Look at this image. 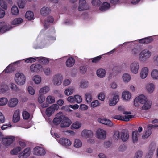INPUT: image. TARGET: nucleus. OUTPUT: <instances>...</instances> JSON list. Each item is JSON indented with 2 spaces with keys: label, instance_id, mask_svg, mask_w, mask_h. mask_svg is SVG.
I'll return each instance as SVG.
<instances>
[{
  "label": "nucleus",
  "instance_id": "nucleus-43",
  "mask_svg": "<svg viewBox=\"0 0 158 158\" xmlns=\"http://www.w3.org/2000/svg\"><path fill=\"white\" fill-rule=\"evenodd\" d=\"M38 58H39V57H29L26 59L25 61L27 63H32L35 62L37 59H38Z\"/></svg>",
  "mask_w": 158,
  "mask_h": 158
},
{
  "label": "nucleus",
  "instance_id": "nucleus-33",
  "mask_svg": "<svg viewBox=\"0 0 158 158\" xmlns=\"http://www.w3.org/2000/svg\"><path fill=\"white\" fill-rule=\"evenodd\" d=\"M25 17L28 20H32L33 19L34 14L32 11H27L25 14Z\"/></svg>",
  "mask_w": 158,
  "mask_h": 158
},
{
  "label": "nucleus",
  "instance_id": "nucleus-63",
  "mask_svg": "<svg viewBox=\"0 0 158 158\" xmlns=\"http://www.w3.org/2000/svg\"><path fill=\"white\" fill-rule=\"evenodd\" d=\"M101 56H99L93 58L92 60V62L93 63H97L101 59Z\"/></svg>",
  "mask_w": 158,
  "mask_h": 158
},
{
  "label": "nucleus",
  "instance_id": "nucleus-48",
  "mask_svg": "<svg viewBox=\"0 0 158 158\" xmlns=\"http://www.w3.org/2000/svg\"><path fill=\"white\" fill-rule=\"evenodd\" d=\"M33 79L34 82L37 84L40 83L41 81L40 77L38 75H36L34 76L33 77Z\"/></svg>",
  "mask_w": 158,
  "mask_h": 158
},
{
  "label": "nucleus",
  "instance_id": "nucleus-22",
  "mask_svg": "<svg viewBox=\"0 0 158 158\" xmlns=\"http://www.w3.org/2000/svg\"><path fill=\"white\" fill-rule=\"evenodd\" d=\"M98 121L100 123L109 126L111 127L113 125V123L110 120L106 119H98Z\"/></svg>",
  "mask_w": 158,
  "mask_h": 158
},
{
  "label": "nucleus",
  "instance_id": "nucleus-38",
  "mask_svg": "<svg viewBox=\"0 0 158 158\" xmlns=\"http://www.w3.org/2000/svg\"><path fill=\"white\" fill-rule=\"evenodd\" d=\"M19 10L16 6H13L11 9V13L12 15H17L19 14Z\"/></svg>",
  "mask_w": 158,
  "mask_h": 158
},
{
  "label": "nucleus",
  "instance_id": "nucleus-62",
  "mask_svg": "<svg viewBox=\"0 0 158 158\" xmlns=\"http://www.w3.org/2000/svg\"><path fill=\"white\" fill-rule=\"evenodd\" d=\"M10 87L11 89L14 91H17L19 90V89L18 88L17 86L13 83H11L10 84Z\"/></svg>",
  "mask_w": 158,
  "mask_h": 158
},
{
  "label": "nucleus",
  "instance_id": "nucleus-61",
  "mask_svg": "<svg viewBox=\"0 0 158 158\" xmlns=\"http://www.w3.org/2000/svg\"><path fill=\"white\" fill-rule=\"evenodd\" d=\"M45 100V97L43 94H40L38 97V100L40 103L43 102Z\"/></svg>",
  "mask_w": 158,
  "mask_h": 158
},
{
  "label": "nucleus",
  "instance_id": "nucleus-1",
  "mask_svg": "<svg viewBox=\"0 0 158 158\" xmlns=\"http://www.w3.org/2000/svg\"><path fill=\"white\" fill-rule=\"evenodd\" d=\"M15 80L16 83L19 85H23L25 82V77L22 73H17L15 75Z\"/></svg>",
  "mask_w": 158,
  "mask_h": 158
},
{
  "label": "nucleus",
  "instance_id": "nucleus-19",
  "mask_svg": "<svg viewBox=\"0 0 158 158\" xmlns=\"http://www.w3.org/2000/svg\"><path fill=\"white\" fill-rule=\"evenodd\" d=\"M153 41V38L151 36L143 38L139 40V42L142 44H149Z\"/></svg>",
  "mask_w": 158,
  "mask_h": 158
},
{
  "label": "nucleus",
  "instance_id": "nucleus-13",
  "mask_svg": "<svg viewBox=\"0 0 158 158\" xmlns=\"http://www.w3.org/2000/svg\"><path fill=\"white\" fill-rule=\"evenodd\" d=\"M30 148H27L19 154V158H27L30 155Z\"/></svg>",
  "mask_w": 158,
  "mask_h": 158
},
{
  "label": "nucleus",
  "instance_id": "nucleus-25",
  "mask_svg": "<svg viewBox=\"0 0 158 158\" xmlns=\"http://www.w3.org/2000/svg\"><path fill=\"white\" fill-rule=\"evenodd\" d=\"M19 111L16 110L14 113L13 117V121L14 123H16L20 120Z\"/></svg>",
  "mask_w": 158,
  "mask_h": 158
},
{
  "label": "nucleus",
  "instance_id": "nucleus-5",
  "mask_svg": "<svg viewBox=\"0 0 158 158\" xmlns=\"http://www.w3.org/2000/svg\"><path fill=\"white\" fill-rule=\"evenodd\" d=\"M15 140V137L13 136H8L3 138L2 143L4 145L8 146L12 144Z\"/></svg>",
  "mask_w": 158,
  "mask_h": 158
},
{
  "label": "nucleus",
  "instance_id": "nucleus-28",
  "mask_svg": "<svg viewBox=\"0 0 158 158\" xmlns=\"http://www.w3.org/2000/svg\"><path fill=\"white\" fill-rule=\"evenodd\" d=\"M50 11L51 10L49 8L43 7L41 9L40 12L43 16H46L49 14Z\"/></svg>",
  "mask_w": 158,
  "mask_h": 158
},
{
  "label": "nucleus",
  "instance_id": "nucleus-20",
  "mask_svg": "<svg viewBox=\"0 0 158 158\" xmlns=\"http://www.w3.org/2000/svg\"><path fill=\"white\" fill-rule=\"evenodd\" d=\"M18 102V99L16 98H12L9 101L8 106L10 107H14L17 104Z\"/></svg>",
  "mask_w": 158,
  "mask_h": 158
},
{
  "label": "nucleus",
  "instance_id": "nucleus-32",
  "mask_svg": "<svg viewBox=\"0 0 158 158\" xmlns=\"http://www.w3.org/2000/svg\"><path fill=\"white\" fill-rule=\"evenodd\" d=\"M39 57V58L38 59V61L40 63L44 64H46L48 63L49 60L48 58L43 57Z\"/></svg>",
  "mask_w": 158,
  "mask_h": 158
},
{
  "label": "nucleus",
  "instance_id": "nucleus-36",
  "mask_svg": "<svg viewBox=\"0 0 158 158\" xmlns=\"http://www.w3.org/2000/svg\"><path fill=\"white\" fill-rule=\"evenodd\" d=\"M146 88L148 92L150 93H152L154 89V85L153 84L150 83L147 84L146 86Z\"/></svg>",
  "mask_w": 158,
  "mask_h": 158
},
{
  "label": "nucleus",
  "instance_id": "nucleus-10",
  "mask_svg": "<svg viewBox=\"0 0 158 158\" xmlns=\"http://www.w3.org/2000/svg\"><path fill=\"white\" fill-rule=\"evenodd\" d=\"M139 63L136 61L132 63L130 66V69L132 72L136 74L139 68Z\"/></svg>",
  "mask_w": 158,
  "mask_h": 158
},
{
  "label": "nucleus",
  "instance_id": "nucleus-12",
  "mask_svg": "<svg viewBox=\"0 0 158 158\" xmlns=\"http://www.w3.org/2000/svg\"><path fill=\"white\" fill-rule=\"evenodd\" d=\"M88 6L86 5L85 0H79L78 10L79 11H83L87 9Z\"/></svg>",
  "mask_w": 158,
  "mask_h": 158
},
{
  "label": "nucleus",
  "instance_id": "nucleus-59",
  "mask_svg": "<svg viewBox=\"0 0 158 158\" xmlns=\"http://www.w3.org/2000/svg\"><path fill=\"white\" fill-rule=\"evenodd\" d=\"M105 95L103 92H101L98 96V98L99 99L103 101L105 98Z\"/></svg>",
  "mask_w": 158,
  "mask_h": 158
},
{
  "label": "nucleus",
  "instance_id": "nucleus-45",
  "mask_svg": "<svg viewBox=\"0 0 158 158\" xmlns=\"http://www.w3.org/2000/svg\"><path fill=\"white\" fill-rule=\"evenodd\" d=\"M100 103L98 100H95L93 101L90 104L91 107L94 108L95 107L99 106H100Z\"/></svg>",
  "mask_w": 158,
  "mask_h": 158
},
{
  "label": "nucleus",
  "instance_id": "nucleus-55",
  "mask_svg": "<svg viewBox=\"0 0 158 158\" xmlns=\"http://www.w3.org/2000/svg\"><path fill=\"white\" fill-rule=\"evenodd\" d=\"M49 90V88L46 86L41 88L40 90V93H46Z\"/></svg>",
  "mask_w": 158,
  "mask_h": 158
},
{
  "label": "nucleus",
  "instance_id": "nucleus-56",
  "mask_svg": "<svg viewBox=\"0 0 158 158\" xmlns=\"http://www.w3.org/2000/svg\"><path fill=\"white\" fill-rule=\"evenodd\" d=\"M0 5L2 8L5 10L7 9V8L6 2L3 0H0Z\"/></svg>",
  "mask_w": 158,
  "mask_h": 158
},
{
  "label": "nucleus",
  "instance_id": "nucleus-29",
  "mask_svg": "<svg viewBox=\"0 0 158 158\" xmlns=\"http://www.w3.org/2000/svg\"><path fill=\"white\" fill-rule=\"evenodd\" d=\"M75 63L74 59L72 57H69L66 62V65L68 67H71Z\"/></svg>",
  "mask_w": 158,
  "mask_h": 158
},
{
  "label": "nucleus",
  "instance_id": "nucleus-21",
  "mask_svg": "<svg viewBox=\"0 0 158 158\" xmlns=\"http://www.w3.org/2000/svg\"><path fill=\"white\" fill-rule=\"evenodd\" d=\"M63 118V115H56L53 120V124L56 125L59 124Z\"/></svg>",
  "mask_w": 158,
  "mask_h": 158
},
{
  "label": "nucleus",
  "instance_id": "nucleus-23",
  "mask_svg": "<svg viewBox=\"0 0 158 158\" xmlns=\"http://www.w3.org/2000/svg\"><path fill=\"white\" fill-rule=\"evenodd\" d=\"M148 73V69L147 67H145L142 69L140 73V77L142 79L145 78Z\"/></svg>",
  "mask_w": 158,
  "mask_h": 158
},
{
  "label": "nucleus",
  "instance_id": "nucleus-4",
  "mask_svg": "<svg viewBox=\"0 0 158 158\" xmlns=\"http://www.w3.org/2000/svg\"><path fill=\"white\" fill-rule=\"evenodd\" d=\"M158 128V125L149 124L148 126V129L145 133L142 135V138L145 139L148 138L151 134V129L153 128Z\"/></svg>",
  "mask_w": 158,
  "mask_h": 158
},
{
  "label": "nucleus",
  "instance_id": "nucleus-42",
  "mask_svg": "<svg viewBox=\"0 0 158 158\" xmlns=\"http://www.w3.org/2000/svg\"><path fill=\"white\" fill-rule=\"evenodd\" d=\"M140 48L138 46L135 47L131 50V53L133 55L138 54L140 51Z\"/></svg>",
  "mask_w": 158,
  "mask_h": 158
},
{
  "label": "nucleus",
  "instance_id": "nucleus-39",
  "mask_svg": "<svg viewBox=\"0 0 158 158\" xmlns=\"http://www.w3.org/2000/svg\"><path fill=\"white\" fill-rule=\"evenodd\" d=\"M21 150V147H17L11 150L10 151V153L12 155H16Z\"/></svg>",
  "mask_w": 158,
  "mask_h": 158
},
{
  "label": "nucleus",
  "instance_id": "nucleus-3",
  "mask_svg": "<svg viewBox=\"0 0 158 158\" xmlns=\"http://www.w3.org/2000/svg\"><path fill=\"white\" fill-rule=\"evenodd\" d=\"M30 69L31 72L38 73L42 71L43 67L39 64H34L30 66Z\"/></svg>",
  "mask_w": 158,
  "mask_h": 158
},
{
  "label": "nucleus",
  "instance_id": "nucleus-17",
  "mask_svg": "<svg viewBox=\"0 0 158 158\" xmlns=\"http://www.w3.org/2000/svg\"><path fill=\"white\" fill-rule=\"evenodd\" d=\"M119 96L115 95L114 96L113 98H110L109 104L110 106H114L118 102Z\"/></svg>",
  "mask_w": 158,
  "mask_h": 158
},
{
  "label": "nucleus",
  "instance_id": "nucleus-37",
  "mask_svg": "<svg viewBox=\"0 0 158 158\" xmlns=\"http://www.w3.org/2000/svg\"><path fill=\"white\" fill-rule=\"evenodd\" d=\"M151 76L154 79H158V70L157 69H154L151 72Z\"/></svg>",
  "mask_w": 158,
  "mask_h": 158
},
{
  "label": "nucleus",
  "instance_id": "nucleus-50",
  "mask_svg": "<svg viewBox=\"0 0 158 158\" xmlns=\"http://www.w3.org/2000/svg\"><path fill=\"white\" fill-rule=\"evenodd\" d=\"M1 87H3L2 88L0 89V93L2 94L5 92L7 90L8 87L5 84H1L0 85Z\"/></svg>",
  "mask_w": 158,
  "mask_h": 158
},
{
  "label": "nucleus",
  "instance_id": "nucleus-58",
  "mask_svg": "<svg viewBox=\"0 0 158 158\" xmlns=\"http://www.w3.org/2000/svg\"><path fill=\"white\" fill-rule=\"evenodd\" d=\"M143 155L142 152L139 150L136 152L135 158H141Z\"/></svg>",
  "mask_w": 158,
  "mask_h": 158
},
{
  "label": "nucleus",
  "instance_id": "nucleus-18",
  "mask_svg": "<svg viewBox=\"0 0 158 158\" xmlns=\"http://www.w3.org/2000/svg\"><path fill=\"white\" fill-rule=\"evenodd\" d=\"M149 152L146 156L145 158H152L153 154V151L155 149V145L154 144L152 145L151 143L149 146Z\"/></svg>",
  "mask_w": 158,
  "mask_h": 158
},
{
  "label": "nucleus",
  "instance_id": "nucleus-27",
  "mask_svg": "<svg viewBox=\"0 0 158 158\" xmlns=\"http://www.w3.org/2000/svg\"><path fill=\"white\" fill-rule=\"evenodd\" d=\"M110 7V3L106 2L103 3L102 6L99 7V10L101 11H104L107 10Z\"/></svg>",
  "mask_w": 158,
  "mask_h": 158
},
{
  "label": "nucleus",
  "instance_id": "nucleus-9",
  "mask_svg": "<svg viewBox=\"0 0 158 158\" xmlns=\"http://www.w3.org/2000/svg\"><path fill=\"white\" fill-rule=\"evenodd\" d=\"M72 122L67 117L63 116L60 125L62 128H65L69 127L71 124Z\"/></svg>",
  "mask_w": 158,
  "mask_h": 158
},
{
  "label": "nucleus",
  "instance_id": "nucleus-15",
  "mask_svg": "<svg viewBox=\"0 0 158 158\" xmlns=\"http://www.w3.org/2000/svg\"><path fill=\"white\" fill-rule=\"evenodd\" d=\"M129 137L128 131L126 129L122 130L121 133V138L123 141H126Z\"/></svg>",
  "mask_w": 158,
  "mask_h": 158
},
{
  "label": "nucleus",
  "instance_id": "nucleus-34",
  "mask_svg": "<svg viewBox=\"0 0 158 158\" xmlns=\"http://www.w3.org/2000/svg\"><path fill=\"white\" fill-rule=\"evenodd\" d=\"M137 98H138L140 103L143 104L147 100L146 97L142 94L139 95L138 97H137Z\"/></svg>",
  "mask_w": 158,
  "mask_h": 158
},
{
  "label": "nucleus",
  "instance_id": "nucleus-26",
  "mask_svg": "<svg viewBox=\"0 0 158 158\" xmlns=\"http://www.w3.org/2000/svg\"><path fill=\"white\" fill-rule=\"evenodd\" d=\"M152 102L150 100H147L145 102L143 103L144 104L142 107V109L143 110H147L151 107Z\"/></svg>",
  "mask_w": 158,
  "mask_h": 158
},
{
  "label": "nucleus",
  "instance_id": "nucleus-52",
  "mask_svg": "<svg viewBox=\"0 0 158 158\" xmlns=\"http://www.w3.org/2000/svg\"><path fill=\"white\" fill-rule=\"evenodd\" d=\"M23 118L24 119H28L30 117V114L27 111H24L22 114Z\"/></svg>",
  "mask_w": 158,
  "mask_h": 158
},
{
  "label": "nucleus",
  "instance_id": "nucleus-14",
  "mask_svg": "<svg viewBox=\"0 0 158 158\" xmlns=\"http://www.w3.org/2000/svg\"><path fill=\"white\" fill-rule=\"evenodd\" d=\"M96 135L98 138L105 139L106 135V131L102 129H98L96 132Z\"/></svg>",
  "mask_w": 158,
  "mask_h": 158
},
{
  "label": "nucleus",
  "instance_id": "nucleus-64",
  "mask_svg": "<svg viewBox=\"0 0 158 158\" xmlns=\"http://www.w3.org/2000/svg\"><path fill=\"white\" fill-rule=\"evenodd\" d=\"M18 6L20 8H23L24 7V3L23 1H19L17 2Z\"/></svg>",
  "mask_w": 158,
  "mask_h": 158
},
{
  "label": "nucleus",
  "instance_id": "nucleus-16",
  "mask_svg": "<svg viewBox=\"0 0 158 158\" xmlns=\"http://www.w3.org/2000/svg\"><path fill=\"white\" fill-rule=\"evenodd\" d=\"M59 143L61 145L64 146H69L71 144V141L69 139L65 138H60L59 141Z\"/></svg>",
  "mask_w": 158,
  "mask_h": 158
},
{
  "label": "nucleus",
  "instance_id": "nucleus-49",
  "mask_svg": "<svg viewBox=\"0 0 158 158\" xmlns=\"http://www.w3.org/2000/svg\"><path fill=\"white\" fill-rule=\"evenodd\" d=\"M123 78L124 81L127 82L130 80L131 77L129 74L126 73L123 75Z\"/></svg>",
  "mask_w": 158,
  "mask_h": 158
},
{
  "label": "nucleus",
  "instance_id": "nucleus-40",
  "mask_svg": "<svg viewBox=\"0 0 158 158\" xmlns=\"http://www.w3.org/2000/svg\"><path fill=\"white\" fill-rule=\"evenodd\" d=\"M85 98L86 101L88 104L91 103L92 100V95L91 94L87 93L85 94Z\"/></svg>",
  "mask_w": 158,
  "mask_h": 158
},
{
  "label": "nucleus",
  "instance_id": "nucleus-11",
  "mask_svg": "<svg viewBox=\"0 0 158 158\" xmlns=\"http://www.w3.org/2000/svg\"><path fill=\"white\" fill-rule=\"evenodd\" d=\"M11 28V27L10 25H7L4 22H0V33H4Z\"/></svg>",
  "mask_w": 158,
  "mask_h": 158
},
{
  "label": "nucleus",
  "instance_id": "nucleus-51",
  "mask_svg": "<svg viewBox=\"0 0 158 158\" xmlns=\"http://www.w3.org/2000/svg\"><path fill=\"white\" fill-rule=\"evenodd\" d=\"M8 102V99L6 98L3 97L0 98V105L4 106L6 105Z\"/></svg>",
  "mask_w": 158,
  "mask_h": 158
},
{
  "label": "nucleus",
  "instance_id": "nucleus-47",
  "mask_svg": "<svg viewBox=\"0 0 158 158\" xmlns=\"http://www.w3.org/2000/svg\"><path fill=\"white\" fill-rule=\"evenodd\" d=\"M82 145V143L81 141L79 139H76L75 140L74 146L76 148L81 147Z\"/></svg>",
  "mask_w": 158,
  "mask_h": 158
},
{
  "label": "nucleus",
  "instance_id": "nucleus-30",
  "mask_svg": "<svg viewBox=\"0 0 158 158\" xmlns=\"http://www.w3.org/2000/svg\"><path fill=\"white\" fill-rule=\"evenodd\" d=\"M131 97V94L128 91H124L122 94V98L126 100H129Z\"/></svg>",
  "mask_w": 158,
  "mask_h": 158
},
{
  "label": "nucleus",
  "instance_id": "nucleus-41",
  "mask_svg": "<svg viewBox=\"0 0 158 158\" xmlns=\"http://www.w3.org/2000/svg\"><path fill=\"white\" fill-rule=\"evenodd\" d=\"M46 102L48 103H52L55 102V99L53 96H48L46 99Z\"/></svg>",
  "mask_w": 158,
  "mask_h": 158
},
{
  "label": "nucleus",
  "instance_id": "nucleus-7",
  "mask_svg": "<svg viewBox=\"0 0 158 158\" xmlns=\"http://www.w3.org/2000/svg\"><path fill=\"white\" fill-rule=\"evenodd\" d=\"M57 106L53 104L47 108L46 110V114L48 117L50 116L54 113L55 110L57 109Z\"/></svg>",
  "mask_w": 158,
  "mask_h": 158
},
{
  "label": "nucleus",
  "instance_id": "nucleus-31",
  "mask_svg": "<svg viewBox=\"0 0 158 158\" xmlns=\"http://www.w3.org/2000/svg\"><path fill=\"white\" fill-rule=\"evenodd\" d=\"M105 74V70L103 69H98L97 71V74L98 76L99 77H104Z\"/></svg>",
  "mask_w": 158,
  "mask_h": 158
},
{
  "label": "nucleus",
  "instance_id": "nucleus-2",
  "mask_svg": "<svg viewBox=\"0 0 158 158\" xmlns=\"http://www.w3.org/2000/svg\"><path fill=\"white\" fill-rule=\"evenodd\" d=\"M151 55V52L148 49L143 50L139 55V60L142 61H145L150 57Z\"/></svg>",
  "mask_w": 158,
  "mask_h": 158
},
{
  "label": "nucleus",
  "instance_id": "nucleus-6",
  "mask_svg": "<svg viewBox=\"0 0 158 158\" xmlns=\"http://www.w3.org/2000/svg\"><path fill=\"white\" fill-rule=\"evenodd\" d=\"M33 154L37 156H43L45 154L46 152L42 147L36 146L33 149Z\"/></svg>",
  "mask_w": 158,
  "mask_h": 158
},
{
  "label": "nucleus",
  "instance_id": "nucleus-44",
  "mask_svg": "<svg viewBox=\"0 0 158 158\" xmlns=\"http://www.w3.org/2000/svg\"><path fill=\"white\" fill-rule=\"evenodd\" d=\"M81 126V123L78 121H77L73 124L71 128L72 129H77L79 128Z\"/></svg>",
  "mask_w": 158,
  "mask_h": 158
},
{
  "label": "nucleus",
  "instance_id": "nucleus-57",
  "mask_svg": "<svg viewBox=\"0 0 158 158\" xmlns=\"http://www.w3.org/2000/svg\"><path fill=\"white\" fill-rule=\"evenodd\" d=\"M92 3L93 5L98 6L101 4V2L100 0H92Z\"/></svg>",
  "mask_w": 158,
  "mask_h": 158
},
{
  "label": "nucleus",
  "instance_id": "nucleus-8",
  "mask_svg": "<svg viewBox=\"0 0 158 158\" xmlns=\"http://www.w3.org/2000/svg\"><path fill=\"white\" fill-rule=\"evenodd\" d=\"M62 76L61 74H58L55 75L53 77V82L55 85H59L61 83L62 80Z\"/></svg>",
  "mask_w": 158,
  "mask_h": 158
},
{
  "label": "nucleus",
  "instance_id": "nucleus-60",
  "mask_svg": "<svg viewBox=\"0 0 158 158\" xmlns=\"http://www.w3.org/2000/svg\"><path fill=\"white\" fill-rule=\"evenodd\" d=\"M75 102L77 103H80L82 101V98L81 96L79 95H75L74 96Z\"/></svg>",
  "mask_w": 158,
  "mask_h": 158
},
{
  "label": "nucleus",
  "instance_id": "nucleus-35",
  "mask_svg": "<svg viewBox=\"0 0 158 158\" xmlns=\"http://www.w3.org/2000/svg\"><path fill=\"white\" fill-rule=\"evenodd\" d=\"M139 134L138 133L137 131H133L132 133V138L133 142L135 143L138 140V137Z\"/></svg>",
  "mask_w": 158,
  "mask_h": 158
},
{
  "label": "nucleus",
  "instance_id": "nucleus-46",
  "mask_svg": "<svg viewBox=\"0 0 158 158\" xmlns=\"http://www.w3.org/2000/svg\"><path fill=\"white\" fill-rule=\"evenodd\" d=\"M23 19L21 18H17L15 19L12 22V24L13 25H15L17 24H19L23 22Z\"/></svg>",
  "mask_w": 158,
  "mask_h": 158
},
{
  "label": "nucleus",
  "instance_id": "nucleus-24",
  "mask_svg": "<svg viewBox=\"0 0 158 158\" xmlns=\"http://www.w3.org/2000/svg\"><path fill=\"white\" fill-rule=\"evenodd\" d=\"M81 134L82 136L86 138L91 137L93 135L92 132L90 130H83Z\"/></svg>",
  "mask_w": 158,
  "mask_h": 158
},
{
  "label": "nucleus",
  "instance_id": "nucleus-54",
  "mask_svg": "<svg viewBox=\"0 0 158 158\" xmlns=\"http://www.w3.org/2000/svg\"><path fill=\"white\" fill-rule=\"evenodd\" d=\"M120 137V133L118 131H116L114 132L113 135V138L115 140H118Z\"/></svg>",
  "mask_w": 158,
  "mask_h": 158
},
{
  "label": "nucleus",
  "instance_id": "nucleus-53",
  "mask_svg": "<svg viewBox=\"0 0 158 158\" xmlns=\"http://www.w3.org/2000/svg\"><path fill=\"white\" fill-rule=\"evenodd\" d=\"M73 91V89L69 88L66 89L64 93L66 95L68 96L72 94Z\"/></svg>",
  "mask_w": 158,
  "mask_h": 158
}]
</instances>
